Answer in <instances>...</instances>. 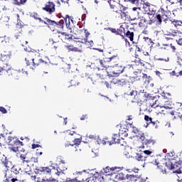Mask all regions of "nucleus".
<instances>
[{"label": "nucleus", "instance_id": "nucleus-1", "mask_svg": "<svg viewBox=\"0 0 182 182\" xmlns=\"http://www.w3.org/2000/svg\"><path fill=\"white\" fill-rule=\"evenodd\" d=\"M104 172L106 173H108V176H111L112 180H114V181H123V180H126V176H124V173H117L115 171H120V168L118 167H109L107 166L104 169Z\"/></svg>", "mask_w": 182, "mask_h": 182}, {"label": "nucleus", "instance_id": "nucleus-2", "mask_svg": "<svg viewBox=\"0 0 182 182\" xmlns=\"http://www.w3.org/2000/svg\"><path fill=\"white\" fill-rule=\"evenodd\" d=\"M119 60L115 55L111 58H105L103 60H100V63L102 68H112L114 63H116Z\"/></svg>", "mask_w": 182, "mask_h": 182}, {"label": "nucleus", "instance_id": "nucleus-3", "mask_svg": "<svg viewBox=\"0 0 182 182\" xmlns=\"http://www.w3.org/2000/svg\"><path fill=\"white\" fill-rule=\"evenodd\" d=\"M75 174H77V178L80 182H85L89 177V171L84 170L82 171L75 172Z\"/></svg>", "mask_w": 182, "mask_h": 182}, {"label": "nucleus", "instance_id": "nucleus-4", "mask_svg": "<svg viewBox=\"0 0 182 182\" xmlns=\"http://www.w3.org/2000/svg\"><path fill=\"white\" fill-rule=\"evenodd\" d=\"M43 11H46V12H48V14H50V15H51V14H53V12H55V4H53V2H52V1H48L46 4V6L43 7Z\"/></svg>", "mask_w": 182, "mask_h": 182}, {"label": "nucleus", "instance_id": "nucleus-5", "mask_svg": "<svg viewBox=\"0 0 182 182\" xmlns=\"http://www.w3.org/2000/svg\"><path fill=\"white\" fill-rule=\"evenodd\" d=\"M36 174H39L40 173H43V174H48L50 176V173H52V169L49 168V167H41L38 168V166L35 168Z\"/></svg>", "mask_w": 182, "mask_h": 182}, {"label": "nucleus", "instance_id": "nucleus-6", "mask_svg": "<svg viewBox=\"0 0 182 182\" xmlns=\"http://www.w3.org/2000/svg\"><path fill=\"white\" fill-rule=\"evenodd\" d=\"M147 159H149V156H144L141 154H136L135 156V159L137 160V161H141L143 167H144V164H147V163H149Z\"/></svg>", "mask_w": 182, "mask_h": 182}, {"label": "nucleus", "instance_id": "nucleus-7", "mask_svg": "<svg viewBox=\"0 0 182 182\" xmlns=\"http://www.w3.org/2000/svg\"><path fill=\"white\" fill-rule=\"evenodd\" d=\"M112 68H113L115 70L114 71V75H120V73H123V72H124L125 67H123L121 65L114 63V64H112Z\"/></svg>", "mask_w": 182, "mask_h": 182}, {"label": "nucleus", "instance_id": "nucleus-8", "mask_svg": "<svg viewBox=\"0 0 182 182\" xmlns=\"http://www.w3.org/2000/svg\"><path fill=\"white\" fill-rule=\"evenodd\" d=\"M9 146H23L22 141L18 140L16 138L9 136Z\"/></svg>", "mask_w": 182, "mask_h": 182}, {"label": "nucleus", "instance_id": "nucleus-9", "mask_svg": "<svg viewBox=\"0 0 182 182\" xmlns=\"http://www.w3.org/2000/svg\"><path fill=\"white\" fill-rule=\"evenodd\" d=\"M141 140L143 141V144H145V146H151V144L153 146L154 145V143H156V141L153 139H147L144 137V134H142L141 135Z\"/></svg>", "mask_w": 182, "mask_h": 182}, {"label": "nucleus", "instance_id": "nucleus-10", "mask_svg": "<svg viewBox=\"0 0 182 182\" xmlns=\"http://www.w3.org/2000/svg\"><path fill=\"white\" fill-rule=\"evenodd\" d=\"M11 70V66L8 63H4L2 60H0V72H8Z\"/></svg>", "mask_w": 182, "mask_h": 182}, {"label": "nucleus", "instance_id": "nucleus-11", "mask_svg": "<svg viewBox=\"0 0 182 182\" xmlns=\"http://www.w3.org/2000/svg\"><path fill=\"white\" fill-rule=\"evenodd\" d=\"M112 83H114V85H117V86L123 87L126 86V85L127 84V81L125 79H113Z\"/></svg>", "mask_w": 182, "mask_h": 182}, {"label": "nucleus", "instance_id": "nucleus-12", "mask_svg": "<svg viewBox=\"0 0 182 182\" xmlns=\"http://www.w3.org/2000/svg\"><path fill=\"white\" fill-rule=\"evenodd\" d=\"M126 178L129 181H137L138 180L140 181L141 178L139 175H132V174H127Z\"/></svg>", "mask_w": 182, "mask_h": 182}, {"label": "nucleus", "instance_id": "nucleus-13", "mask_svg": "<svg viewBox=\"0 0 182 182\" xmlns=\"http://www.w3.org/2000/svg\"><path fill=\"white\" fill-rule=\"evenodd\" d=\"M46 21H43V23H45L46 25H51L52 26H56V25H58V22L53 21V20H50L48 18H45Z\"/></svg>", "mask_w": 182, "mask_h": 182}, {"label": "nucleus", "instance_id": "nucleus-14", "mask_svg": "<svg viewBox=\"0 0 182 182\" xmlns=\"http://www.w3.org/2000/svg\"><path fill=\"white\" fill-rule=\"evenodd\" d=\"M28 0H12L14 5L21 6V5H25Z\"/></svg>", "mask_w": 182, "mask_h": 182}, {"label": "nucleus", "instance_id": "nucleus-15", "mask_svg": "<svg viewBox=\"0 0 182 182\" xmlns=\"http://www.w3.org/2000/svg\"><path fill=\"white\" fill-rule=\"evenodd\" d=\"M11 171L14 174H20V173H22V169L18 166H12Z\"/></svg>", "mask_w": 182, "mask_h": 182}, {"label": "nucleus", "instance_id": "nucleus-16", "mask_svg": "<svg viewBox=\"0 0 182 182\" xmlns=\"http://www.w3.org/2000/svg\"><path fill=\"white\" fill-rule=\"evenodd\" d=\"M147 23V19L144 17H141L139 23V26L140 28H144L146 26V24Z\"/></svg>", "mask_w": 182, "mask_h": 182}, {"label": "nucleus", "instance_id": "nucleus-17", "mask_svg": "<svg viewBox=\"0 0 182 182\" xmlns=\"http://www.w3.org/2000/svg\"><path fill=\"white\" fill-rule=\"evenodd\" d=\"M126 36H127V38H129V41H131V42H133L134 38V33L130 32V31H128L126 33Z\"/></svg>", "mask_w": 182, "mask_h": 182}, {"label": "nucleus", "instance_id": "nucleus-18", "mask_svg": "<svg viewBox=\"0 0 182 182\" xmlns=\"http://www.w3.org/2000/svg\"><path fill=\"white\" fill-rule=\"evenodd\" d=\"M3 164H4L5 167H11L12 166V162L8 160L7 157H5V159L2 161Z\"/></svg>", "mask_w": 182, "mask_h": 182}, {"label": "nucleus", "instance_id": "nucleus-19", "mask_svg": "<svg viewBox=\"0 0 182 182\" xmlns=\"http://www.w3.org/2000/svg\"><path fill=\"white\" fill-rule=\"evenodd\" d=\"M163 107H164V109H173V102H170V101H167L164 106H163Z\"/></svg>", "mask_w": 182, "mask_h": 182}, {"label": "nucleus", "instance_id": "nucleus-20", "mask_svg": "<svg viewBox=\"0 0 182 182\" xmlns=\"http://www.w3.org/2000/svg\"><path fill=\"white\" fill-rule=\"evenodd\" d=\"M67 168H60L59 167H57L56 168V172H55V174L57 176H60L61 174H63V171H65V170H66Z\"/></svg>", "mask_w": 182, "mask_h": 182}, {"label": "nucleus", "instance_id": "nucleus-21", "mask_svg": "<svg viewBox=\"0 0 182 182\" xmlns=\"http://www.w3.org/2000/svg\"><path fill=\"white\" fill-rule=\"evenodd\" d=\"M112 140L114 141V143L120 144V141H122V139L119 138V135L114 134L112 136Z\"/></svg>", "mask_w": 182, "mask_h": 182}, {"label": "nucleus", "instance_id": "nucleus-22", "mask_svg": "<svg viewBox=\"0 0 182 182\" xmlns=\"http://www.w3.org/2000/svg\"><path fill=\"white\" fill-rule=\"evenodd\" d=\"M41 182H58V180L53 178H43L41 181Z\"/></svg>", "mask_w": 182, "mask_h": 182}, {"label": "nucleus", "instance_id": "nucleus-23", "mask_svg": "<svg viewBox=\"0 0 182 182\" xmlns=\"http://www.w3.org/2000/svg\"><path fill=\"white\" fill-rule=\"evenodd\" d=\"M111 32H112V33H115L116 35H120L123 38H124V36L122 35V31H119V29L116 30V28H112Z\"/></svg>", "mask_w": 182, "mask_h": 182}, {"label": "nucleus", "instance_id": "nucleus-24", "mask_svg": "<svg viewBox=\"0 0 182 182\" xmlns=\"http://www.w3.org/2000/svg\"><path fill=\"white\" fill-rule=\"evenodd\" d=\"M166 166H167V168L169 170H173L174 169V164H173V163L170 161H168V162H166Z\"/></svg>", "mask_w": 182, "mask_h": 182}, {"label": "nucleus", "instance_id": "nucleus-25", "mask_svg": "<svg viewBox=\"0 0 182 182\" xmlns=\"http://www.w3.org/2000/svg\"><path fill=\"white\" fill-rule=\"evenodd\" d=\"M31 18H34V19H38L40 21V22H43V20L39 17V15H38L36 13H33L31 14Z\"/></svg>", "mask_w": 182, "mask_h": 182}, {"label": "nucleus", "instance_id": "nucleus-26", "mask_svg": "<svg viewBox=\"0 0 182 182\" xmlns=\"http://www.w3.org/2000/svg\"><path fill=\"white\" fill-rule=\"evenodd\" d=\"M127 2H129L132 5H135L136 6H139V2L140 0H126Z\"/></svg>", "mask_w": 182, "mask_h": 182}, {"label": "nucleus", "instance_id": "nucleus-27", "mask_svg": "<svg viewBox=\"0 0 182 182\" xmlns=\"http://www.w3.org/2000/svg\"><path fill=\"white\" fill-rule=\"evenodd\" d=\"M4 182H21V181L18 180L17 178H8L6 180H4Z\"/></svg>", "mask_w": 182, "mask_h": 182}, {"label": "nucleus", "instance_id": "nucleus-28", "mask_svg": "<svg viewBox=\"0 0 182 182\" xmlns=\"http://www.w3.org/2000/svg\"><path fill=\"white\" fill-rule=\"evenodd\" d=\"M172 23H173L174 26L177 28V26H181L182 25V21H176L174 20L172 21Z\"/></svg>", "mask_w": 182, "mask_h": 182}, {"label": "nucleus", "instance_id": "nucleus-29", "mask_svg": "<svg viewBox=\"0 0 182 182\" xmlns=\"http://www.w3.org/2000/svg\"><path fill=\"white\" fill-rule=\"evenodd\" d=\"M144 119L146 120V122H148L149 123H153V124H155V123L153 122L151 117H149V115H145Z\"/></svg>", "mask_w": 182, "mask_h": 182}, {"label": "nucleus", "instance_id": "nucleus-30", "mask_svg": "<svg viewBox=\"0 0 182 182\" xmlns=\"http://www.w3.org/2000/svg\"><path fill=\"white\" fill-rule=\"evenodd\" d=\"M63 23H65V21L63 20H60L57 22L56 26H58V28H63Z\"/></svg>", "mask_w": 182, "mask_h": 182}, {"label": "nucleus", "instance_id": "nucleus-31", "mask_svg": "<svg viewBox=\"0 0 182 182\" xmlns=\"http://www.w3.org/2000/svg\"><path fill=\"white\" fill-rule=\"evenodd\" d=\"M132 11L134 12H136V14L138 15V18H139V14H140V11H141L140 8L139 7H134V8H132Z\"/></svg>", "mask_w": 182, "mask_h": 182}, {"label": "nucleus", "instance_id": "nucleus-32", "mask_svg": "<svg viewBox=\"0 0 182 182\" xmlns=\"http://www.w3.org/2000/svg\"><path fill=\"white\" fill-rule=\"evenodd\" d=\"M158 168H159V171H161V173H162L163 174H166V168H164L163 166H158Z\"/></svg>", "mask_w": 182, "mask_h": 182}, {"label": "nucleus", "instance_id": "nucleus-33", "mask_svg": "<svg viewBox=\"0 0 182 182\" xmlns=\"http://www.w3.org/2000/svg\"><path fill=\"white\" fill-rule=\"evenodd\" d=\"M18 147L19 146H14V147L11 148V151L16 153L17 151H19Z\"/></svg>", "mask_w": 182, "mask_h": 182}, {"label": "nucleus", "instance_id": "nucleus-34", "mask_svg": "<svg viewBox=\"0 0 182 182\" xmlns=\"http://www.w3.org/2000/svg\"><path fill=\"white\" fill-rule=\"evenodd\" d=\"M156 19L158 21L159 25H161V23L162 22V21H161V15H160V14L156 15Z\"/></svg>", "mask_w": 182, "mask_h": 182}, {"label": "nucleus", "instance_id": "nucleus-35", "mask_svg": "<svg viewBox=\"0 0 182 182\" xmlns=\"http://www.w3.org/2000/svg\"><path fill=\"white\" fill-rule=\"evenodd\" d=\"M144 154H146V156H145L146 157H148L147 159H150V154H151V151H149V150H145L144 151Z\"/></svg>", "mask_w": 182, "mask_h": 182}, {"label": "nucleus", "instance_id": "nucleus-36", "mask_svg": "<svg viewBox=\"0 0 182 182\" xmlns=\"http://www.w3.org/2000/svg\"><path fill=\"white\" fill-rule=\"evenodd\" d=\"M0 112H1V113H3L4 114L8 112V111H6V109H5V107H0Z\"/></svg>", "mask_w": 182, "mask_h": 182}, {"label": "nucleus", "instance_id": "nucleus-37", "mask_svg": "<svg viewBox=\"0 0 182 182\" xmlns=\"http://www.w3.org/2000/svg\"><path fill=\"white\" fill-rule=\"evenodd\" d=\"M66 182H77V179H72L70 178H67Z\"/></svg>", "mask_w": 182, "mask_h": 182}, {"label": "nucleus", "instance_id": "nucleus-38", "mask_svg": "<svg viewBox=\"0 0 182 182\" xmlns=\"http://www.w3.org/2000/svg\"><path fill=\"white\" fill-rule=\"evenodd\" d=\"M85 182H95V179L92 177H88Z\"/></svg>", "mask_w": 182, "mask_h": 182}, {"label": "nucleus", "instance_id": "nucleus-39", "mask_svg": "<svg viewBox=\"0 0 182 182\" xmlns=\"http://www.w3.org/2000/svg\"><path fill=\"white\" fill-rule=\"evenodd\" d=\"M82 141L80 140V139H74V144H80V142Z\"/></svg>", "mask_w": 182, "mask_h": 182}, {"label": "nucleus", "instance_id": "nucleus-40", "mask_svg": "<svg viewBox=\"0 0 182 182\" xmlns=\"http://www.w3.org/2000/svg\"><path fill=\"white\" fill-rule=\"evenodd\" d=\"M146 42H149V43H153V41L149 37H144Z\"/></svg>", "mask_w": 182, "mask_h": 182}, {"label": "nucleus", "instance_id": "nucleus-41", "mask_svg": "<svg viewBox=\"0 0 182 182\" xmlns=\"http://www.w3.org/2000/svg\"><path fill=\"white\" fill-rule=\"evenodd\" d=\"M177 59H178V65H181V63H182V56H178V58H177Z\"/></svg>", "mask_w": 182, "mask_h": 182}, {"label": "nucleus", "instance_id": "nucleus-42", "mask_svg": "<svg viewBox=\"0 0 182 182\" xmlns=\"http://www.w3.org/2000/svg\"><path fill=\"white\" fill-rule=\"evenodd\" d=\"M85 37H86V38L85 39V43H86V42H87V36H89L90 33H89L86 30L85 31Z\"/></svg>", "mask_w": 182, "mask_h": 182}, {"label": "nucleus", "instance_id": "nucleus-43", "mask_svg": "<svg viewBox=\"0 0 182 182\" xmlns=\"http://www.w3.org/2000/svg\"><path fill=\"white\" fill-rule=\"evenodd\" d=\"M68 23H70V19L69 18V15H66V17L64 18L65 21L66 25H68Z\"/></svg>", "mask_w": 182, "mask_h": 182}, {"label": "nucleus", "instance_id": "nucleus-44", "mask_svg": "<svg viewBox=\"0 0 182 182\" xmlns=\"http://www.w3.org/2000/svg\"><path fill=\"white\" fill-rule=\"evenodd\" d=\"M132 133H134L135 134H137V133H139V129H137L136 127H133Z\"/></svg>", "mask_w": 182, "mask_h": 182}, {"label": "nucleus", "instance_id": "nucleus-45", "mask_svg": "<svg viewBox=\"0 0 182 182\" xmlns=\"http://www.w3.org/2000/svg\"><path fill=\"white\" fill-rule=\"evenodd\" d=\"M143 9L144 11H146V12H149V11H150V7H148L147 6L144 5L143 6Z\"/></svg>", "mask_w": 182, "mask_h": 182}, {"label": "nucleus", "instance_id": "nucleus-46", "mask_svg": "<svg viewBox=\"0 0 182 182\" xmlns=\"http://www.w3.org/2000/svg\"><path fill=\"white\" fill-rule=\"evenodd\" d=\"M73 52H80L82 53V50L77 48V47H74Z\"/></svg>", "mask_w": 182, "mask_h": 182}, {"label": "nucleus", "instance_id": "nucleus-47", "mask_svg": "<svg viewBox=\"0 0 182 182\" xmlns=\"http://www.w3.org/2000/svg\"><path fill=\"white\" fill-rule=\"evenodd\" d=\"M124 11H126V8L123 7V9L121 10V12L122 14L121 16H126V13H124Z\"/></svg>", "mask_w": 182, "mask_h": 182}, {"label": "nucleus", "instance_id": "nucleus-48", "mask_svg": "<svg viewBox=\"0 0 182 182\" xmlns=\"http://www.w3.org/2000/svg\"><path fill=\"white\" fill-rule=\"evenodd\" d=\"M31 161H33V163H38V158H31Z\"/></svg>", "mask_w": 182, "mask_h": 182}, {"label": "nucleus", "instance_id": "nucleus-49", "mask_svg": "<svg viewBox=\"0 0 182 182\" xmlns=\"http://www.w3.org/2000/svg\"><path fill=\"white\" fill-rule=\"evenodd\" d=\"M121 146H126V142L124 141V139H122L120 141V144Z\"/></svg>", "mask_w": 182, "mask_h": 182}, {"label": "nucleus", "instance_id": "nucleus-50", "mask_svg": "<svg viewBox=\"0 0 182 182\" xmlns=\"http://www.w3.org/2000/svg\"><path fill=\"white\" fill-rule=\"evenodd\" d=\"M67 48L68 50H70L71 52H73L75 47L73 46H68Z\"/></svg>", "mask_w": 182, "mask_h": 182}, {"label": "nucleus", "instance_id": "nucleus-51", "mask_svg": "<svg viewBox=\"0 0 182 182\" xmlns=\"http://www.w3.org/2000/svg\"><path fill=\"white\" fill-rule=\"evenodd\" d=\"M20 159L23 161L26 160V159H28V157L26 156V155H21Z\"/></svg>", "mask_w": 182, "mask_h": 182}, {"label": "nucleus", "instance_id": "nucleus-52", "mask_svg": "<svg viewBox=\"0 0 182 182\" xmlns=\"http://www.w3.org/2000/svg\"><path fill=\"white\" fill-rule=\"evenodd\" d=\"M37 147H41V146L39 144H35L32 145V149H37Z\"/></svg>", "mask_w": 182, "mask_h": 182}, {"label": "nucleus", "instance_id": "nucleus-53", "mask_svg": "<svg viewBox=\"0 0 182 182\" xmlns=\"http://www.w3.org/2000/svg\"><path fill=\"white\" fill-rule=\"evenodd\" d=\"M177 43H178V45H180L181 46H182V38H179L177 41Z\"/></svg>", "mask_w": 182, "mask_h": 182}, {"label": "nucleus", "instance_id": "nucleus-54", "mask_svg": "<svg viewBox=\"0 0 182 182\" xmlns=\"http://www.w3.org/2000/svg\"><path fill=\"white\" fill-rule=\"evenodd\" d=\"M132 171H133L134 173H139V168H132Z\"/></svg>", "mask_w": 182, "mask_h": 182}, {"label": "nucleus", "instance_id": "nucleus-55", "mask_svg": "<svg viewBox=\"0 0 182 182\" xmlns=\"http://www.w3.org/2000/svg\"><path fill=\"white\" fill-rule=\"evenodd\" d=\"M31 159L27 160H23L22 163L23 164H25V163H31Z\"/></svg>", "mask_w": 182, "mask_h": 182}, {"label": "nucleus", "instance_id": "nucleus-56", "mask_svg": "<svg viewBox=\"0 0 182 182\" xmlns=\"http://www.w3.org/2000/svg\"><path fill=\"white\" fill-rule=\"evenodd\" d=\"M171 75H172V76H177V77H178V75H176V71H174V70L171 73Z\"/></svg>", "mask_w": 182, "mask_h": 182}, {"label": "nucleus", "instance_id": "nucleus-57", "mask_svg": "<svg viewBox=\"0 0 182 182\" xmlns=\"http://www.w3.org/2000/svg\"><path fill=\"white\" fill-rule=\"evenodd\" d=\"M125 42H126V45L128 46H130V42H129V41H127V38H125Z\"/></svg>", "mask_w": 182, "mask_h": 182}, {"label": "nucleus", "instance_id": "nucleus-58", "mask_svg": "<svg viewBox=\"0 0 182 182\" xmlns=\"http://www.w3.org/2000/svg\"><path fill=\"white\" fill-rule=\"evenodd\" d=\"M149 96H150V94H144V97H146V99H149Z\"/></svg>", "mask_w": 182, "mask_h": 182}, {"label": "nucleus", "instance_id": "nucleus-59", "mask_svg": "<svg viewBox=\"0 0 182 182\" xmlns=\"http://www.w3.org/2000/svg\"><path fill=\"white\" fill-rule=\"evenodd\" d=\"M148 99H150V100H154V99H156V97H153V96L149 95Z\"/></svg>", "mask_w": 182, "mask_h": 182}, {"label": "nucleus", "instance_id": "nucleus-60", "mask_svg": "<svg viewBox=\"0 0 182 182\" xmlns=\"http://www.w3.org/2000/svg\"><path fill=\"white\" fill-rule=\"evenodd\" d=\"M144 5H145V6H148L149 8H150V3L149 2L144 3Z\"/></svg>", "mask_w": 182, "mask_h": 182}, {"label": "nucleus", "instance_id": "nucleus-61", "mask_svg": "<svg viewBox=\"0 0 182 182\" xmlns=\"http://www.w3.org/2000/svg\"><path fill=\"white\" fill-rule=\"evenodd\" d=\"M69 146H75V144H69V143L65 144V147H69Z\"/></svg>", "mask_w": 182, "mask_h": 182}, {"label": "nucleus", "instance_id": "nucleus-62", "mask_svg": "<svg viewBox=\"0 0 182 182\" xmlns=\"http://www.w3.org/2000/svg\"><path fill=\"white\" fill-rule=\"evenodd\" d=\"M86 119V115H82V117L80 118V120H85Z\"/></svg>", "mask_w": 182, "mask_h": 182}, {"label": "nucleus", "instance_id": "nucleus-63", "mask_svg": "<svg viewBox=\"0 0 182 182\" xmlns=\"http://www.w3.org/2000/svg\"><path fill=\"white\" fill-rule=\"evenodd\" d=\"M95 50H98L99 52H103V50L100 48H94Z\"/></svg>", "mask_w": 182, "mask_h": 182}, {"label": "nucleus", "instance_id": "nucleus-64", "mask_svg": "<svg viewBox=\"0 0 182 182\" xmlns=\"http://www.w3.org/2000/svg\"><path fill=\"white\" fill-rule=\"evenodd\" d=\"M105 85H106L107 87H109V82H105Z\"/></svg>", "mask_w": 182, "mask_h": 182}]
</instances>
